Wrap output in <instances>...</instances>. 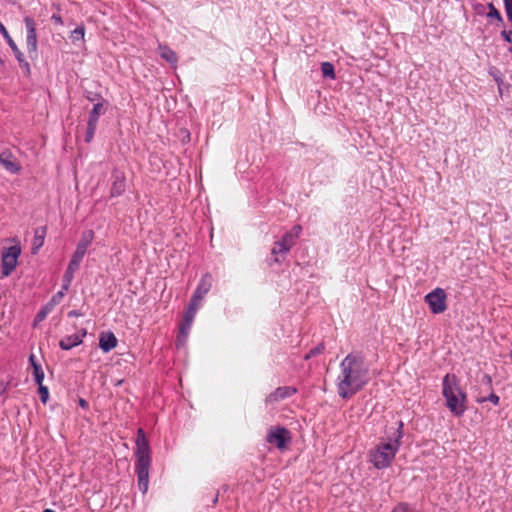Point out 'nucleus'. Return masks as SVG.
Wrapping results in <instances>:
<instances>
[{
    "label": "nucleus",
    "mask_w": 512,
    "mask_h": 512,
    "mask_svg": "<svg viewBox=\"0 0 512 512\" xmlns=\"http://www.w3.org/2000/svg\"><path fill=\"white\" fill-rule=\"evenodd\" d=\"M20 253V247L14 245L9 247L2 254V275L4 277L9 276L12 273V271L16 268Z\"/></svg>",
    "instance_id": "nucleus-8"
},
{
    "label": "nucleus",
    "mask_w": 512,
    "mask_h": 512,
    "mask_svg": "<svg viewBox=\"0 0 512 512\" xmlns=\"http://www.w3.org/2000/svg\"><path fill=\"white\" fill-rule=\"evenodd\" d=\"M302 232V227L300 225H295L286 235L296 243V239L300 236Z\"/></svg>",
    "instance_id": "nucleus-26"
},
{
    "label": "nucleus",
    "mask_w": 512,
    "mask_h": 512,
    "mask_svg": "<svg viewBox=\"0 0 512 512\" xmlns=\"http://www.w3.org/2000/svg\"><path fill=\"white\" fill-rule=\"evenodd\" d=\"M212 282L211 274L206 273L203 275L191 299L201 303L205 295L210 291Z\"/></svg>",
    "instance_id": "nucleus-12"
},
{
    "label": "nucleus",
    "mask_w": 512,
    "mask_h": 512,
    "mask_svg": "<svg viewBox=\"0 0 512 512\" xmlns=\"http://www.w3.org/2000/svg\"><path fill=\"white\" fill-rule=\"evenodd\" d=\"M29 362L31 366L33 367V374L35 377V382L37 384H41L44 379V373L41 369V366L36 362V356L34 354H31L29 356Z\"/></svg>",
    "instance_id": "nucleus-20"
},
{
    "label": "nucleus",
    "mask_w": 512,
    "mask_h": 512,
    "mask_svg": "<svg viewBox=\"0 0 512 512\" xmlns=\"http://www.w3.org/2000/svg\"><path fill=\"white\" fill-rule=\"evenodd\" d=\"M0 31L2 32V34L4 35V37H5V38H7V40H8L9 38H11V37L8 35V32H7L6 28H5L2 24H0Z\"/></svg>",
    "instance_id": "nucleus-35"
},
{
    "label": "nucleus",
    "mask_w": 512,
    "mask_h": 512,
    "mask_svg": "<svg viewBox=\"0 0 512 512\" xmlns=\"http://www.w3.org/2000/svg\"><path fill=\"white\" fill-rule=\"evenodd\" d=\"M26 26V46L28 53H36L37 51V33L36 23L31 17H25L24 19Z\"/></svg>",
    "instance_id": "nucleus-10"
},
{
    "label": "nucleus",
    "mask_w": 512,
    "mask_h": 512,
    "mask_svg": "<svg viewBox=\"0 0 512 512\" xmlns=\"http://www.w3.org/2000/svg\"><path fill=\"white\" fill-rule=\"evenodd\" d=\"M425 302L434 314L443 313L446 308V293L442 288H436L425 296Z\"/></svg>",
    "instance_id": "nucleus-6"
},
{
    "label": "nucleus",
    "mask_w": 512,
    "mask_h": 512,
    "mask_svg": "<svg viewBox=\"0 0 512 512\" xmlns=\"http://www.w3.org/2000/svg\"><path fill=\"white\" fill-rule=\"evenodd\" d=\"M118 344L116 336L112 332H102L99 336V347L103 352L108 353Z\"/></svg>",
    "instance_id": "nucleus-17"
},
{
    "label": "nucleus",
    "mask_w": 512,
    "mask_h": 512,
    "mask_svg": "<svg viewBox=\"0 0 512 512\" xmlns=\"http://www.w3.org/2000/svg\"><path fill=\"white\" fill-rule=\"evenodd\" d=\"M88 99H89L90 101H94V100H96V99H100V100H101L102 98H101V96H100V95H95V97H91V98L89 97Z\"/></svg>",
    "instance_id": "nucleus-38"
},
{
    "label": "nucleus",
    "mask_w": 512,
    "mask_h": 512,
    "mask_svg": "<svg viewBox=\"0 0 512 512\" xmlns=\"http://www.w3.org/2000/svg\"><path fill=\"white\" fill-rule=\"evenodd\" d=\"M488 7H489V12H488L487 16L490 18H495L499 22H502V20H503L502 16H501L500 12L495 8V6L492 3H490L488 5Z\"/></svg>",
    "instance_id": "nucleus-27"
},
{
    "label": "nucleus",
    "mask_w": 512,
    "mask_h": 512,
    "mask_svg": "<svg viewBox=\"0 0 512 512\" xmlns=\"http://www.w3.org/2000/svg\"><path fill=\"white\" fill-rule=\"evenodd\" d=\"M324 345L321 343V344H318L316 347L312 348L308 354L305 355V359H309L313 356H316L318 354H321L323 351H324Z\"/></svg>",
    "instance_id": "nucleus-28"
},
{
    "label": "nucleus",
    "mask_w": 512,
    "mask_h": 512,
    "mask_svg": "<svg viewBox=\"0 0 512 512\" xmlns=\"http://www.w3.org/2000/svg\"><path fill=\"white\" fill-rule=\"evenodd\" d=\"M38 385H39V393H40L41 400L43 402H46L48 395H49L48 389H47V387L42 386V383L38 384Z\"/></svg>",
    "instance_id": "nucleus-29"
},
{
    "label": "nucleus",
    "mask_w": 512,
    "mask_h": 512,
    "mask_svg": "<svg viewBox=\"0 0 512 512\" xmlns=\"http://www.w3.org/2000/svg\"><path fill=\"white\" fill-rule=\"evenodd\" d=\"M501 35L502 37L509 43H512V38H511V35H512V32L511 31H506V30H503L501 32Z\"/></svg>",
    "instance_id": "nucleus-32"
},
{
    "label": "nucleus",
    "mask_w": 512,
    "mask_h": 512,
    "mask_svg": "<svg viewBox=\"0 0 512 512\" xmlns=\"http://www.w3.org/2000/svg\"><path fill=\"white\" fill-rule=\"evenodd\" d=\"M135 455V472L138 479V488L143 494H145L148 490L149 484L151 457L149 442L142 428H139L137 431Z\"/></svg>",
    "instance_id": "nucleus-3"
},
{
    "label": "nucleus",
    "mask_w": 512,
    "mask_h": 512,
    "mask_svg": "<svg viewBox=\"0 0 512 512\" xmlns=\"http://www.w3.org/2000/svg\"><path fill=\"white\" fill-rule=\"evenodd\" d=\"M46 317V312L45 311H39L36 318L39 320V321H42L43 319H45Z\"/></svg>",
    "instance_id": "nucleus-36"
},
{
    "label": "nucleus",
    "mask_w": 512,
    "mask_h": 512,
    "mask_svg": "<svg viewBox=\"0 0 512 512\" xmlns=\"http://www.w3.org/2000/svg\"><path fill=\"white\" fill-rule=\"evenodd\" d=\"M51 20L57 25H63L62 17L59 14H53Z\"/></svg>",
    "instance_id": "nucleus-31"
},
{
    "label": "nucleus",
    "mask_w": 512,
    "mask_h": 512,
    "mask_svg": "<svg viewBox=\"0 0 512 512\" xmlns=\"http://www.w3.org/2000/svg\"><path fill=\"white\" fill-rule=\"evenodd\" d=\"M3 65H4V62L2 59H0V68L3 67Z\"/></svg>",
    "instance_id": "nucleus-39"
},
{
    "label": "nucleus",
    "mask_w": 512,
    "mask_h": 512,
    "mask_svg": "<svg viewBox=\"0 0 512 512\" xmlns=\"http://www.w3.org/2000/svg\"><path fill=\"white\" fill-rule=\"evenodd\" d=\"M493 404L497 405L499 403V397L496 394H491L488 398Z\"/></svg>",
    "instance_id": "nucleus-33"
},
{
    "label": "nucleus",
    "mask_w": 512,
    "mask_h": 512,
    "mask_svg": "<svg viewBox=\"0 0 512 512\" xmlns=\"http://www.w3.org/2000/svg\"><path fill=\"white\" fill-rule=\"evenodd\" d=\"M159 54L164 60H166L170 64H176L178 61L176 53L167 46L160 45Z\"/></svg>",
    "instance_id": "nucleus-21"
},
{
    "label": "nucleus",
    "mask_w": 512,
    "mask_h": 512,
    "mask_svg": "<svg viewBox=\"0 0 512 512\" xmlns=\"http://www.w3.org/2000/svg\"><path fill=\"white\" fill-rule=\"evenodd\" d=\"M96 127H97V123H93V122H89L88 121V123H87V131H86V136H85V141L86 142H90L93 139L95 131H96Z\"/></svg>",
    "instance_id": "nucleus-25"
},
{
    "label": "nucleus",
    "mask_w": 512,
    "mask_h": 512,
    "mask_svg": "<svg viewBox=\"0 0 512 512\" xmlns=\"http://www.w3.org/2000/svg\"><path fill=\"white\" fill-rule=\"evenodd\" d=\"M66 291H67V290H64V289L62 288L59 292H57V293L53 296V298H52V302H54V303H59V301L63 298V296H64V294H65V292H66Z\"/></svg>",
    "instance_id": "nucleus-30"
},
{
    "label": "nucleus",
    "mask_w": 512,
    "mask_h": 512,
    "mask_svg": "<svg viewBox=\"0 0 512 512\" xmlns=\"http://www.w3.org/2000/svg\"><path fill=\"white\" fill-rule=\"evenodd\" d=\"M7 41H8V44H9L10 48L13 50V52L15 54V57L17 58L19 63L20 64L24 63V65L26 67H28V63L24 60L23 53L19 50V48L17 47L15 42L12 40V38H9Z\"/></svg>",
    "instance_id": "nucleus-22"
},
{
    "label": "nucleus",
    "mask_w": 512,
    "mask_h": 512,
    "mask_svg": "<svg viewBox=\"0 0 512 512\" xmlns=\"http://www.w3.org/2000/svg\"><path fill=\"white\" fill-rule=\"evenodd\" d=\"M402 428L403 423L395 421L394 425L386 431L388 442L378 445L371 453V461L376 468H386L392 463L400 446Z\"/></svg>",
    "instance_id": "nucleus-2"
},
{
    "label": "nucleus",
    "mask_w": 512,
    "mask_h": 512,
    "mask_svg": "<svg viewBox=\"0 0 512 512\" xmlns=\"http://www.w3.org/2000/svg\"><path fill=\"white\" fill-rule=\"evenodd\" d=\"M84 34H85V29L83 26H78L76 27L73 31H72V34H71V39L73 42L77 41V40H84Z\"/></svg>",
    "instance_id": "nucleus-24"
},
{
    "label": "nucleus",
    "mask_w": 512,
    "mask_h": 512,
    "mask_svg": "<svg viewBox=\"0 0 512 512\" xmlns=\"http://www.w3.org/2000/svg\"><path fill=\"white\" fill-rule=\"evenodd\" d=\"M83 314L81 312H79L78 310H72L68 313V316L69 317H80L82 316Z\"/></svg>",
    "instance_id": "nucleus-34"
},
{
    "label": "nucleus",
    "mask_w": 512,
    "mask_h": 512,
    "mask_svg": "<svg viewBox=\"0 0 512 512\" xmlns=\"http://www.w3.org/2000/svg\"><path fill=\"white\" fill-rule=\"evenodd\" d=\"M295 243L285 234L281 240L274 243L272 248V255L275 256V262L279 263L281 261L280 256L286 254Z\"/></svg>",
    "instance_id": "nucleus-14"
},
{
    "label": "nucleus",
    "mask_w": 512,
    "mask_h": 512,
    "mask_svg": "<svg viewBox=\"0 0 512 512\" xmlns=\"http://www.w3.org/2000/svg\"><path fill=\"white\" fill-rule=\"evenodd\" d=\"M0 164L9 172L17 174L21 170L20 163L16 158L8 151L0 154Z\"/></svg>",
    "instance_id": "nucleus-16"
},
{
    "label": "nucleus",
    "mask_w": 512,
    "mask_h": 512,
    "mask_svg": "<svg viewBox=\"0 0 512 512\" xmlns=\"http://www.w3.org/2000/svg\"><path fill=\"white\" fill-rule=\"evenodd\" d=\"M46 235V227H39L35 230L34 238L32 241L31 253L37 254L39 249L44 244V239Z\"/></svg>",
    "instance_id": "nucleus-18"
},
{
    "label": "nucleus",
    "mask_w": 512,
    "mask_h": 512,
    "mask_svg": "<svg viewBox=\"0 0 512 512\" xmlns=\"http://www.w3.org/2000/svg\"><path fill=\"white\" fill-rule=\"evenodd\" d=\"M94 237L92 230H89L83 234L82 239L77 244L76 250L72 255V258L68 264V267L63 276V289L68 290L69 286L74 278V273L78 270L82 259L84 258L88 246L91 244Z\"/></svg>",
    "instance_id": "nucleus-5"
},
{
    "label": "nucleus",
    "mask_w": 512,
    "mask_h": 512,
    "mask_svg": "<svg viewBox=\"0 0 512 512\" xmlns=\"http://www.w3.org/2000/svg\"><path fill=\"white\" fill-rule=\"evenodd\" d=\"M442 394L446 405L455 415H461L466 408L467 395L454 374H446L442 380Z\"/></svg>",
    "instance_id": "nucleus-4"
},
{
    "label": "nucleus",
    "mask_w": 512,
    "mask_h": 512,
    "mask_svg": "<svg viewBox=\"0 0 512 512\" xmlns=\"http://www.w3.org/2000/svg\"><path fill=\"white\" fill-rule=\"evenodd\" d=\"M369 380L368 368L362 357L349 354L340 364L337 376L338 394L348 398L361 390Z\"/></svg>",
    "instance_id": "nucleus-1"
},
{
    "label": "nucleus",
    "mask_w": 512,
    "mask_h": 512,
    "mask_svg": "<svg viewBox=\"0 0 512 512\" xmlns=\"http://www.w3.org/2000/svg\"><path fill=\"white\" fill-rule=\"evenodd\" d=\"M321 71H322V75L324 77H328L330 79H335V71H334V66L332 63L323 62L321 64Z\"/></svg>",
    "instance_id": "nucleus-23"
},
{
    "label": "nucleus",
    "mask_w": 512,
    "mask_h": 512,
    "mask_svg": "<svg viewBox=\"0 0 512 512\" xmlns=\"http://www.w3.org/2000/svg\"><path fill=\"white\" fill-rule=\"evenodd\" d=\"M86 329H82L79 333L69 335L60 340L59 346L63 350H70L75 346L80 345L83 342V338L86 336Z\"/></svg>",
    "instance_id": "nucleus-15"
},
{
    "label": "nucleus",
    "mask_w": 512,
    "mask_h": 512,
    "mask_svg": "<svg viewBox=\"0 0 512 512\" xmlns=\"http://www.w3.org/2000/svg\"><path fill=\"white\" fill-rule=\"evenodd\" d=\"M267 442L274 444L279 449H284L286 443L291 440L289 431L285 428L276 427L272 428L266 437Z\"/></svg>",
    "instance_id": "nucleus-9"
},
{
    "label": "nucleus",
    "mask_w": 512,
    "mask_h": 512,
    "mask_svg": "<svg viewBox=\"0 0 512 512\" xmlns=\"http://www.w3.org/2000/svg\"><path fill=\"white\" fill-rule=\"evenodd\" d=\"M108 106V102L104 99H101L98 103H96L89 115V122L98 123V119L101 114H104Z\"/></svg>",
    "instance_id": "nucleus-19"
},
{
    "label": "nucleus",
    "mask_w": 512,
    "mask_h": 512,
    "mask_svg": "<svg viewBox=\"0 0 512 512\" xmlns=\"http://www.w3.org/2000/svg\"><path fill=\"white\" fill-rule=\"evenodd\" d=\"M112 184L110 189L111 197L121 196L126 189V178L123 172L114 171L112 174Z\"/></svg>",
    "instance_id": "nucleus-13"
},
{
    "label": "nucleus",
    "mask_w": 512,
    "mask_h": 512,
    "mask_svg": "<svg viewBox=\"0 0 512 512\" xmlns=\"http://www.w3.org/2000/svg\"><path fill=\"white\" fill-rule=\"evenodd\" d=\"M200 304L201 303L191 299V302L183 316V322L179 328V341L184 342L186 340Z\"/></svg>",
    "instance_id": "nucleus-7"
},
{
    "label": "nucleus",
    "mask_w": 512,
    "mask_h": 512,
    "mask_svg": "<svg viewBox=\"0 0 512 512\" xmlns=\"http://www.w3.org/2000/svg\"><path fill=\"white\" fill-rule=\"evenodd\" d=\"M43 512H54V511L51 509H45Z\"/></svg>",
    "instance_id": "nucleus-40"
},
{
    "label": "nucleus",
    "mask_w": 512,
    "mask_h": 512,
    "mask_svg": "<svg viewBox=\"0 0 512 512\" xmlns=\"http://www.w3.org/2000/svg\"><path fill=\"white\" fill-rule=\"evenodd\" d=\"M296 392L297 389L292 386L278 387L266 397V403L274 405L282 400L292 397Z\"/></svg>",
    "instance_id": "nucleus-11"
},
{
    "label": "nucleus",
    "mask_w": 512,
    "mask_h": 512,
    "mask_svg": "<svg viewBox=\"0 0 512 512\" xmlns=\"http://www.w3.org/2000/svg\"><path fill=\"white\" fill-rule=\"evenodd\" d=\"M79 404H80L82 407L87 406V402H86L84 399H80V400H79Z\"/></svg>",
    "instance_id": "nucleus-37"
}]
</instances>
